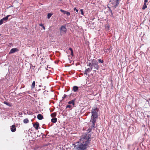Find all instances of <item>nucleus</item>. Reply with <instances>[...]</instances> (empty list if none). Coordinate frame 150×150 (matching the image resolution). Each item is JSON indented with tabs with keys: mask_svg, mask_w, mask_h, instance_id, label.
I'll return each instance as SVG.
<instances>
[{
	"mask_svg": "<svg viewBox=\"0 0 150 150\" xmlns=\"http://www.w3.org/2000/svg\"><path fill=\"white\" fill-rule=\"evenodd\" d=\"M57 121V119L56 117H54L51 120V122L53 123H56Z\"/></svg>",
	"mask_w": 150,
	"mask_h": 150,
	"instance_id": "4468645a",
	"label": "nucleus"
},
{
	"mask_svg": "<svg viewBox=\"0 0 150 150\" xmlns=\"http://www.w3.org/2000/svg\"><path fill=\"white\" fill-rule=\"evenodd\" d=\"M98 109L97 108H93L92 109V111L91 112V113H98Z\"/></svg>",
	"mask_w": 150,
	"mask_h": 150,
	"instance_id": "6e6552de",
	"label": "nucleus"
},
{
	"mask_svg": "<svg viewBox=\"0 0 150 150\" xmlns=\"http://www.w3.org/2000/svg\"><path fill=\"white\" fill-rule=\"evenodd\" d=\"M67 96L66 94H64L63 96L62 97L63 99H64L65 98H66Z\"/></svg>",
	"mask_w": 150,
	"mask_h": 150,
	"instance_id": "7c9ffc66",
	"label": "nucleus"
},
{
	"mask_svg": "<svg viewBox=\"0 0 150 150\" xmlns=\"http://www.w3.org/2000/svg\"><path fill=\"white\" fill-rule=\"evenodd\" d=\"M80 11H81V14L83 15H84V13H83V9H81L80 10Z\"/></svg>",
	"mask_w": 150,
	"mask_h": 150,
	"instance_id": "c85d7f7f",
	"label": "nucleus"
},
{
	"mask_svg": "<svg viewBox=\"0 0 150 150\" xmlns=\"http://www.w3.org/2000/svg\"><path fill=\"white\" fill-rule=\"evenodd\" d=\"M39 87H40L41 86L40 85H39Z\"/></svg>",
	"mask_w": 150,
	"mask_h": 150,
	"instance_id": "4c0bfd02",
	"label": "nucleus"
},
{
	"mask_svg": "<svg viewBox=\"0 0 150 150\" xmlns=\"http://www.w3.org/2000/svg\"><path fill=\"white\" fill-rule=\"evenodd\" d=\"M4 22V21L2 19H1V20H0V25H1V24H2Z\"/></svg>",
	"mask_w": 150,
	"mask_h": 150,
	"instance_id": "bb28decb",
	"label": "nucleus"
},
{
	"mask_svg": "<svg viewBox=\"0 0 150 150\" xmlns=\"http://www.w3.org/2000/svg\"><path fill=\"white\" fill-rule=\"evenodd\" d=\"M66 14H67V16H69L70 15V12H69L67 11L66 12Z\"/></svg>",
	"mask_w": 150,
	"mask_h": 150,
	"instance_id": "c756f323",
	"label": "nucleus"
},
{
	"mask_svg": "<svg viewBox=\"0 0 150 150\" xmlns=\"http://www.w3.org/2000/svg\"><path fill=\"white\" fill-rule=\"evenodd\" d=\"M40 26L42 27L44 30H45V28L42 23H40L39 24Z\"/></svg>",
	"mask_w": 150,
	"mask_h": 150,
	"instance_id": "5701e85b",
	"label": "nucleus"
},
{
	"mask_svg": "<svg viewBox=\"0 0 150 150\" xmlns=\"http://www.w3.org/2000/svg\"><path fill=\"white\" fill-rule=\"evenodd\" d=\"M35 81H33L32 84L31 86V89H33L35 87Z\"/></svg>",
	"mask_w": 150,
	"mask_h": 150,
	"instance_id": "dca6fc26",
	"label": "nucleus"
},
{
	"mask_svg": "<svg viewBox=\"0 0 150 150\" xmlns=\"http://www.w3.org/2000/svg\"><path fill=\"white\" fill-rule=\"evenodd\" d=\"M98 62L99 63H101L103 64L104 63V61L103 60H102L101 59H98Z\"/></svg>",
	"mask_w": 150,
	"mask_h": 150,
	"instance_id": "393cba45",
	"label": "nucleus"
},
{
	"mask_svg": "<svg viewBox=\"0 0 150 150\" xmlns=\"http://www.w3.org/2000/svg\"><path fill=\"white\" fill-rule=\"evenodd\" d=\"M29 122V120L28 118L25 119L23 120V122L25 124L28 123Z\"/></svg>",
	"mask_w": 150,
	"mask_h": 150,
	"instance_id": "a211bd4d",
	"label": "nucleus"
},
{
	"mask_svg": "<svg viewBox=\"0 0 150 150\" xmlns=\"http://www.w3.org/2000/svg\"><path fill=\"white\" fill-rule=\"evenodd\" d=\"M69 50L71 51V52H73V50L72 48L70 47L69 48Z\"/></svg>",
	"mask_w": 150,
	"mask_h": 150,
	"instance_id": "72a5a7b5",
	"label": "nucleus"
},
{
	"mask_svg": "<svg viewBox=\"0 0 150 150\" xmlns=\"http://www.w3.org/2000/svg\"><path fill=\"white\" fill-rule=\"evenodd\" d=\"M11 16V15H8L6 17L3 18L2 19L4 21H6L8 19V18Z\"/></svg>",
	"mask_w": 150,
	"mask_h": 150,
	"instance_id": "2eb2a0df",
	"label": "nucleus"
},
{
	"mask_svg": "<svg viewBox=\"0 0 150 150\" xmlns=\"http://www.w3.org/2000/svg\"><path fill=\"white\" fill-rule=\"evenodd\" d=\"M92 70V68L91 67H90V68H88L87 69H86L85 70L86 71L90 72Z\"/></svg>",
	"mask_w": 150,
	"mask_h": 150,
	"instance_id": "4be33fe9",
	"label": "nucleus"
},
{
	"mask_svg": "<svg viewBox=\"0 0 150 150\" xmlns=\"http://www.w3.org/2000/svg\"><path fill=\"white\" fill-rule=\"evenodd\" d=\"M90 67H91L93 69H94V71L95 72L98 70L99 68V66L97 61L95 59H93L91 61V62H89L88 65Z\"/></svg>",
	"mask_w": 150,
	"mask_h": 150,
	"instance_id": "f03ea898",
	"label": "nucleus"
},
{
	"mask_svg": "<svg viewBox=\"0 0 150 150\" xmlns=\"http://www.w3.org/2000/svg\"><path fill=\"white\" fill-rule=\"evenodd\" d=\"M19 51V50L17 48H12L10 50L9 52V54H13L15 53L16 52H18Z\"/></svg>",
	"mask_w": 150,
	"mask_h": 150,
	"instance_id": "39448f33",
	"label": "nucleus"
},
{
	"mask_svg": "<svg viewBox=\"0 0 150 150\" xmlns=\"http://www.w3.org/2000/svg\"><path fill=\"white\" fill-rule=\"evenodd\" d=\"M75 99H73V100H71V101H69V102H68V103L69 104H72V105H73V106H74L75 104Z\"/></svg>",
	"mask_w": 150,
	"mask_h": 150,
	"instance_id": "9d476101",
	"label": "nucleus"
},
{
	"mask_svg": "<svg viewBox=\"0 0 150 150\" xmlns=\"http://www.w3.org/2000/svg\"><path fill=\"white\" fill-rule=\"evenodd\" d=\"M3 103L5 104L6 105H8V106H9V107H11L13 105L12 103H7L6 101H4Z\"/></svg>",
	"mask_w": 150,
	"mask_h": 150,
	"instance_id": "ddd939ff",
	"label": "nucleus"
},
{
	"mask_svg": "<svg viewBox=\"0 0 150 150\" xmlns=\"http://www.w3.org/2000/svg\"><path fill=\"white\" fill-rule=\"evenodd\" d=\"M98 117V113H92L91 118L90 122H93V123L95 122Z\"/></svg>",
	"mask_w": 150,
	"mask_h": 150,
	"instance_id": "7ed1b4c3",
	"label": "nucleus"
},
{
	"mask_svg": "<svg viewBox=\"0 0 150 150\" xmlns=\"http://www.w3.org/2000/svg\"><path fill=\"white\" fill-rule=\"evenodd\" d=\"M37 118L38 120H41L43 119V117L42 115L41 114H39L37 115Z\"/></svg>",
	"mask_w": 150,
	"mask_h": 150,
	"instance_id": "9b49d317",
	"label": "nucleus"
},
{
	"mask_svg": "<svg viewBox=\"0 0 150 150\" xmlns=\"http://www.w3.org/2000/svg\"><path fill=\"white\" fill-rule=\"evenodd\" d=\"M53 14L50 13H48L47 14V17L48 19H49L51 17Z\"/></svg>",
	"mask_w": 150,
	"mask_h": 150,
	"instance_id": "412c9836",
	"label": "nucleus"
},
{
	"mask_svg": "<svg viewBox=\"0 0 150 150\" xmlns=\"http://www.w3.org/2000/svg\"><path fill=\"white\" fill-rule=\"evenodd\" d=\"M71 106L69 104L66 106V108H70V110H71L72 108H71Z\"/></svg>",
	"mask_w": 150,
	"mask_h": 150,
	"instance_id": "b1692460",
	"label": "nucleus"
},
{
	"mask_svg": "<svg viewBox=\"0 0 150 150\" xmlns=\"http://www.w3.org/2000/svg\"><path fill=\"white\" fill-rule=\"evenodd\" d=\"M92 122V125L90 126V127L89 129V132H90L92 130H93L95 128V122Z\"/></svg>",
	"mask_w": 150,
	"mask_h": 150,
	"instance_id": "423d86ee",
	"label": "nucleus"
},
{
	"mask_svg": "<svg viewBox=\"0 0 150 150\" xmlns=\"http://www.w3.org/2000/svg\"><path fill=\"white\" fill-rule=\"evenodd\" d=\"M148 0H144V3H146L148 2Z\"/></svg>",
	"mask_w": 150,
	"mask_h": 150,
	"instance_id": "c9c22d12",
	"label": "nucleus"
},
{
	"mask_svg": "<svg viewBox=\"0 0 150 150\" xmlns=\"http://www.w3.org/2000/svg\"><path fill=\"white\" fill-rule=\"evenodd\" d=\"M120 1V0H116V4L114 6L115 8H116V7L119 4Z\"/></svg>",
	"mask_w": 150,
	"mask_h": 150,
	"instance_id": "f3484780",
	"label": "nucleus"
},
{
	"mask_svg": "<svg viewBox=\"0 0 150 150\" xmlns=\"http://www.w3.org/2000/svg\"><path fill=\"white\" fill-rule=\"evenodd\" d=\"M111 13V15H110V16L112 17H114L113 14L112 12V11L111 10H110Z\"/></svg>",
	"mask_w": 150,
	"mask_h": 150,
	"instance_id": "2f4dec72",
	"label": "nucleus"
},
{
	"mask_svg": "<svg viewBox=\"0 0 150 150\" xmlns=\"http://www.w3.org/2000/svg\"><path fill=\"white\" fill-rule=\"evenodd\" d=\"M10 129L12 132H14L16 130V127L14 125H12Z\"/></svg>",
	"mask_w": 150,
	"mask_h": 150,
	"instance_id": "0eeeda50",
	"label": "nucleus"
},
{
	"mask_svg": "<svg viewBox=\"0 0 150 150\" xmlns=\"http://www.w3.org/2000/svg\"><path fill=\"white\" fill-rule=\"evenodd\" d=\"M79 90V88L76 86H74L73 87V90L74 92H77Z\"/></svg>",
	"mask_w": 150,
	"mask_h": 150,
	"instance_id": "f8f14e48",
	"label": "nucleus"
},
{
	"mask_svg": "<svg viewBox=\"0 0 150 150\" xmlns=\"http://www.w3.org/2000/svg\"><path fill=\"white\" fill-rule=\"evenodd\" d=\"M147 7V4L146 3H144V4L143 5V7L142 8V9L144 10Z\"/></svg>",
	"mask_w": 150,
	"mask_h": 150,
	"instance_id": "6ab92c4d",
	"label": "nucleus"
},
{
	"mask_svg": "<svg viewBox=\"0 0 150 150\" xmlns=\"http://www.w3.org/2000/svg\"><path fill=\"white\" fill-rule=\"evenodd\" d=\"M71 55H72V56H73V52H71Z\"/></svg>",
	"mask_w": 150,
	"mask_h": 150,
	"instance_id": "e433bc0d",
	"label": "nucleus"
},
{
	"mask_svg": "<svg viewBox=\"0 0 150 150\" xmlns=\"http://www.w3.org/2000/svg\"><path fill=\"white\" fill-rule=\"evenodd\" d=\"M91 141V135L89 133L83 134L79 139L76 150H86L90 147Z\"/></svg>",
	"mask_w": 150,
	"mask_h": 150,
	"instance_id": "f257e3e1",
	"label": "nucleus"
},
{
	"mask_svg": "<svg viewBox=\"0 0 150 150\" xmlns=\"http://www.w3.org/2000/svg\"><path fill=\"white\" fill-rule=\"evenodd\" d=\"M60 30V34L61 35H62L63 34L65 33L67 31V28L64 25H62L61 26Z\"/></svg>",
	"mask_w": 150,
	"mask_h": 150,
	"instance_id": "20e7f679",
	"label": "nucleus"
},
{
	"mask_svg": "<svg viewBox=\"0 0 150 150\" xmlns=\"http://www.w3.org/2000/svg\"><path fill=\"white\" fill-rule=\"evenodd\" d=\"M27 114L29 115H33L34 113L33 112L29 111L27 112Z\"/></svg>",
	"mask_w": 150,
	"mask_h": 150,
	"instance_id": "cd10ccee",
	"label": "nucleus"
},
{
	"mask_svg": "<svg viewBox=\"0 0 150 150\" xmlns=\"http://www.w3.org/2000/svg\"><path fill=\"white\" fill-rule=\"evenodd\" d=\"M87 72V71H85L84 72V74H86V75H88V73Z\"/></svg>",
	"mask_w": 150,
	"mask_h": 150,
	"instance_id": "f704fd0d",
	"label": "nucleus"
},
{
	"mask_svg": "<svg viewBox=\"0 0 150 150\" xmlns=\"http://www.w3.org/2000/svg\"><path fill=\"white\" fill-rule=\"evenodd\" d=\"M57 113L56 112H54L53 113H52L51 115V116L52 117H54L56 116Z\"/></svg>",
	"mask_w": 150,
	"mask_h": 150,
	"instance_id": "aec40b11",
	"label": "nucleus"
},
{
	"mask_svg": "<svg viewBox=\"0 0 150 150\" xmlns=\"http://www.w3.org/2000/svg\"><path fill=\"white\" fill-rule=\"evenodd\" d=\"M60 11L62 13H63L64 14H66V12H67V11H65L64 10H63L62 9H61L60 10Z\"/></svg>",
	"mask_w": 150,
	"mask_h": 150,
	"instance_id": "a878e982",
	"label": "nucleus"
},
{
	"mask_svg": "<svg viewBox=\"0 0 150 150\" xmlns=\"http://www.w3.org/2000/svg\"><path fill=\"white\" fill-rule=\"evenodd\" d=\"M39 125L38 122H37L33 125V127L36 129L38 130V127H39Z\"/></svg>",
	"mask_w": 150,
	"mask_h": 150,
	"instance_id": "1a4fd4ad",
	"label": "nucleus"
},
{
	"mask_svg": "<svg viewBox=\"0 0 150 150\" xmlns=\"http://www.w3.org/2000/svg\"><path fill=\"white\" fill-rule=\"evenodd\" d=\"M74 11H76V13H78V10L76 8H74Z\"/></svg>",
	"mask_w": 150,
	"mask_h": 150,
	"instance_id": "473e14b6",
	"label": "nucleus"
}]
</instances>
